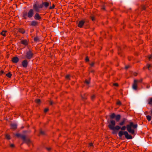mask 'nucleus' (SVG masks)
<instances>
[{"label":"nucleus","instance_id":"48","mask_svg":"<svg viewBox=\"0 0 152 152\" xmlns=\"http://www.w3.org/2000/svg\"><path fill=\"white\" fill-rule=\"evenodd\" d=\"M107 7H105V6H103V8H102L103 10H105V9H107Z\"/></svg>","mask_w":152,"mask_h":152},{"label":"nucleus","instance_id":"25","mask_svg":"<svg viewBox=\"0 0 152 152\" xmlns=\"http://www.w3.org/2000/svg\"><path fill=\"white\" fill-rule=\"evenodd\" d=\"M54 7H55V6L54 4H53L52 6H51V4L50 5V6H49V8L50 9H51L54 8Z\"/></svg>","mask_w":152,"mask_h":152},{"label":"nucleus","instance_id":"55","mask_svg":"<svg viewBox=\"0 0 152 152\" xmlns=\"http://www.w3.org/2000/svg\"><path fill=\"white\" fill-rule=\"evenodd\" d=\"M23 127H22V128H23Z\"/></svg>","mask_w":152,"mask_h":152},{"label":"nucleus","instance_id":"1","mask_svg":"<svg viewBox=\"0 0 152 152\" xmlns=\"http://www.w3.org/2000/svg\"><path fill=\"white\" fill-rule=\"evenodd\" d=\"M110 117L111 119L109 122L107 121L108 123H109L110 124L108 125V127L111 130H118L121 129L120 127L117 125L115 126V121L114 120H113L114 118H115V119L116 121H118L121 119V116L120 115H116L114 113H112L110 115Z\"/></svg>","mask_w":152,"mask_h":152},{"label":"nucleus","instance_id":"51","mask_svg":"<svg viewBox=\"0 0 152 152\" xmlns=\"http://www.w3.org/2000/svg\"><path fill=\"white\" fill-rule=\"evenodd\" d=\"M129 67V66H126L125 67V69H127Z\"/></svg>","mask_w":152,"mask_h":152},{"label":"nucleus","instance_id":"22","mask_svg":"<svg viewBox=\"0 0 152 152\" xmlns=\"http://www.w3.org/2000/svg\"><path fill=\"white\" fill-rule=\"evenodd\" d=\"M27 15H28V14L26 12H24L23 13V17H24V18H25V19L26 18V16H27Z\"/></svg>","mask_w":152,"mask_h":152},{"label":"nucleus","instance_id":"27","mask_svg":"<svg viewBox=\"0 0 152 152\" xmlns=\"http://www.w3.org/2000/svg\"><path fill=\"white\" fill-rule=\"evenodd\" d=\"M35 102L36 103L39 104L40 103L41 101L39 99H37L35 100Z\"/></svg>","mask_w":152,"mask_h":152},{"label":"nucleus","instance_id":"38","mask_svg":"<svg viewBox=\"0 0 152 152\" xmlns=\"http://www.w3.org/2000/svg\"><path fill=\"white\" fill-rule=\"evenodd\" d=\"M69 77H70V75H67L65 77H66V79H69Z\"/></svg>","mask_w":152,"mask_h":152},{"label":"nucleus","instance_id":"52","mask_svg":"<svg viewBox=\"0 0 152 152\" xmlns=\"http://www.w3.org/2000/svg\"><path fill=\"white\" fill-rule=\"evenodd\" d=\"M143 10H145V9H146V8L144 6H143L142 7Z\"/></svg>","mask_w":152,"mask_h":152},{"label":"nucleus","instance_id":"28","mask_svg":"<svg viewBox=\"0 0 152 152\" xmlns=\"http://www.w3.org/2000/svg\"><path fill=\"white\" fill-rule=\"evenodd\" d=\"M6 137L8 140H10V136L8 134H6Z\"/></svg>","mask_w":152,"mask_h":152},{"label":"nucleus","instance_id":"40","mask_svg":"<svg viewBox=\"0 0 152 152\" xmlns=\"http://www.w3.org/2000/svg\"><path fill=\"white\" fill-rule=\"evenodd\" d=\"M95 96L94 95H93L91 96V99L92 100H93L95 99Z\"/></svg>","mask_w":152,"mask_h":152},{"label":"nucleus","instance_id":"35","mask_svg":"<svg viewBox=\"0 0 152 152\" xmlns=\"http://www.w3.org/2000/svg\"><path fill=\"white\" fill-rule=\"evenodd\" d=\"M152 103V98H151L150 99V101L148 102V104H151Z\"/></svg>","mask_w":152,"mask_h":152},{"label":"nucleus","instance_id":"14","mask_svg":"<svg viewBox=\"0 0 152 152\" xmlns=\"http://www.w3.org/2000/svg\"><path fill=\"white\" fill-rule=\"evenodd\" d=\"M84 22L83 21H81L79 22L78 26L80 27H82L84 24Z\"/></svg>","mask_w":152,"mask_h":152},{"label":"nucleus","instance_id":"12","mask_svg":"<svg viewBox=\"0 0 152 152\" xmlns=\"http://www.w3.org/2000/svg\"><path fill=\"white\" fill-rule=\"evenodd\" d=\"M34 18L35 19L39 20L41 18L38 13H37L35 15Z\"/></svg>","mask_w":152,"mask_h":152},{"label":"nucleus","instance_id":"49","mask_svg":"<svg viewBox=\"0 0 152 152\" xmlns=\"http://www.w3.org/2000/svg\"><path fill=\"white\" fill-rule=\"evenodd\" d=\"M121 49V48H118V50L119 51V52H118V54H120L121 53V52L120 51H119V50H120Z\"/></svg>","mask_w":152,"mask_h":152},{"label":"nucleus","instance_id":"45","mask_svg":"<svg viewBox=\"0 0 152 152\" xmlns=\"http://www.w3.org/2000/svg\"><path fill=\"white\" fill-rule=\"evenodd\" d=\"M47 150L48 151H50L51 150V148H46Z\"/></svg>","mask_w":152,"mask_h":152},{"label":"nucleus","instance_id":"18","mask_svg":"<svg viewBox=\"0 0 152 152\" xmlns=\"http://www.w3.org/2000/svg\"><path fill=\"white\" fill-rule=\"evenodd\" d=\"M82 99L83 100H85L86 99V94H85L83 96L81 94L80 95Z\"/></svg>","mask_w":152,"mask_h":152},{"label":"nucleus","instance_id":"56","mask_svg":"<svg viewBox=\"0 0 152 152\" xmlns=\"http://www.w3.org/2000/svg\"><path fill=\"white\" fill-rule=\"evenodd\" d=\"M151 124H152V121H151Z\"/></svg>","mask_w":152,"mask_h":152},{"label":"nucleus","instance_id":"11","mask_svg":"<svg viewBox=\"0 0 152 152\" xmlns=\"http://www.w3.org/2000/svg\"><path fill=\"white\" fill-rule=\"evenodd\" d=\"M34 14L33 10H30L28 13V16L29 18L31 17Z\"/></svg>","mask_w":152,"mask_h":152},{"label":"nucleus","instance_id":"32","mask_svg":"<svg viewBox=\"0 0 152 152\" xmlns=\"http://www.w3.org/2000/svg\"><path fill=\"white\" fill-rule=\"evenodd\" d=\"M34 40L35 42H37L39 40V39L37 37H35L34 38Z\"/></svg>","mask_w":152,"mask_h":152},{"label":"nucleus","instance_id":"3","mask_svg":"<svg viewBox=\"0 0 152 152\" xmlns=\"http://www.w3.org/2000/svg\"><path fill=\"white\" fill-rule=\"evenodd\" d=\"M137 126V124H134L132 122H130L129 124H128L126 127L125 126H123L121 128L122 130H125L126 128H127V131L132 134H134V129H136Z\"/></svg>","mask_w":152,"mask_h":152},{"label":"nucleus","instance_id":"50","mask_svg":"<svg viewBox=\"0 0 152 152\" xmlns=\"http://www.w3.org/2000/svg\"><path fill=\"white\" fill-rule=\"evenodd\" d=\"M94 70H92L91 71V72L93 73L94 74Z\"/></svg>","mask_w":152,"mask_h":152},{"label":"nucleus","instance_id":"7","mask_svg":"<svg viewBox=\"0 0 152 152\" xmlns=\"http://www.w3.org/2000/svg\"><path fill=\"white\" fill-rule=\"evenodd\" d=\"M22 138L23 140L27 144L31 142V141L28 138H26L25 135H23L22 136Z\"/></svg>","mask_w":152,"mask_h":152},{"label":"nucleus","instance_id":"10","mask_svg":"<svg viewBox=\"0 0 152 152\" xmlns=\"http://www.w3.org/2000/svg\"><path fill=\"white\" fill-rule=\"evenodd\" d=\"M10 126H11V129L15 130L17 128V125L15 124H10Z\"/></svg>","mask_w":152,"mask_h":152},{"label":"nucleus","instance_id":"37","mask_svg":"<svg viewBox=\"0 0 152 152\" xmlns=\"http://www.w3.org/2000/svg\"><path fill=\"white\" fill-rule=\"evenodd\" d=\"M10 146L11 148H14L15 147V145L13 144H10Z\"/></svg>","mask_w":152,"mask_h":152},{"label":"nucleus","instance_id":"23","mask_svg":"<svg viewBox=\"0 0 152 152\" xmlns=\"http://www.w3.org/2000/svg\"><path fill=\"white\" fill-rule=\"evenodd\" d=\"M40 134L43 135H44L45 134V133L44 131L40 129Z\"/></svg>","mask_w":152,"mask_h":152},{"label":"nucleus","instance_id":"33","mask_svg":"<svg viewBox=\"0 0 152 152\" xmlns=\"http://www.w3.org/2000/svg\"><path fill=\"white\" fill-rule=\"evenodd\" d=\"M91 19L93 21L95 20V17L94 16H92L91 17Z\"/></svg>","mask_w":152,"mask_h":152},{"label":"nucleus","instance_id":"8","mask_svg":"<svg viewBox=\"0 0 152 152\" xmlns=\"http://www.w3.org/2000/svg\"><path fill=\"white\" fill-rule=\"evenodd\" d=\"M12 61L13 63H15L18 62L19 59L18 57H14L12 58Z\"/></svg>","mask_w":152,"mask_h":152},{"label":"nucleus","instance_id":"54","mask_svg":"<svg viewBox=\"0 0 152 152\" xmlns=\"http://www.w3.org/2000/svg\"><path fill=\"white\" fill-rule=\"evenodd\" d=\"M106 118H107V116H106Z\"/></svg>","mask_w":152,"mask_h":152},{"label":"nucleus","instance_id":"19","mask_svg":"<svg viewBox=\"0 0 152 152\" xmlns=\"http://www.w3.org/2000/svg\"><path fill=\"white\" fill-rule=\"evenodd\" d=\"M146 66H147V68L149 70H150L152 68V64H147Z\"/></svg>","mask_w":152,"mask_h":152},{"label":"nucleus","instance_id":"4","mask_svg":"<svg viewBox=\"0 0 152 152\" xmlns=\"http://www.w3.org/2000/svg\"><path fill=\"white\" fill-rule=\"evenodd\" d=\"M124 134L126 138L128 139H131L132 138V137L130 135H129L128 133L126 131L123 132L121 131L118 133V135L119 137H121Z\"/></svg>","mask_w":152,"mask_h":152},{"label":"nucleus","instance_id":"21","mask_svg":"<svg viewBox=\"0 0 152 152\" xmlns=\"http://www.w3.org/2000/svg\"><path fill=\"white\" fill-rule=\"evenodd\" d=\"M6 75L9 78H11V77L12 75L10 72H9Z\"/></svg>","mask_w":152,"mask_h":152},{"label":"nucleus","instance_id":"24","mask_svg":"<svg viewBox=\"0 0 152 152\" xmlns=\"http://www.w3.org/2000/svg\"><path fill=\"white\" fill-rule=\"evenodd\" d=\"M146 118L149 121H150L151 120V116L149 115H148L146 116Z\"/></svg>","mask_w":152,"mask_h":152},{"label":"nucleus","instance_id":"16","mask_svg":"<svg viewBox=\"0 0 152 152\" xmlns=\"http://www.w3.org/2000/svg\"><path fill=\"white\" fill-rule=\"evenodd\" d=\"M18 31L22 34H24L25 32V31L22 28H19Z\"/></svg>","mask_w":152,"mask_h":152},{"label":"nucleus","instance_id":"34","mask_svg":"<svg viewBox=\"0 0 152 152\" xmlns=\"http://www.w3.org/2000/svg\"><path fill=\"white\" fill-rule=\"evenodd\" d=\"M94 64L95 63L94 62H92L91 64H90V65L91 66L93 67L94 66Z\"/></svg>","mask_w":152,"mask_h":152},{"label":"nucleus","instance_id":"53","mask_svg":"<svg viewBox=\"0 0 152 152\" xmlns=\"http://www.w3.org/2000/svg\"><path fill=\"white\" fill-rule=\"evenodd\" d=\"M112 133L113 134H115V133H116V132L115 131H114L113 132H112Z\"/></svg>","mask_w":152,"mask_h":152},{"label":"nucleus","instance_id":"43","mask_svg":"<svg viewBox=\"0 0 152 152\" xmlns=\"http://www.w3.org/2000/svg\"><path fill=\"white\" fill-rule=\"evenodd\" d=\"M149 60V61H151V59L152 58V55H150L148 57Z\"/></svg>","mask_w":152,"mask_h":152},{"label":"nucleus","instance_id":"29","mask_svg":"<svg viewBox=\"0 0 152 152\" xmlns=\"http://www.w3.org/2000/svg\"><path fill=\"white\" fill-rule=\"evenodd\" d=\"M116 104H117L119 105H120L121 104V101L119 100H118V101L116 103Z\"/></svg>","mask_w":152,"mask_h":152},{"label":"nucleus","instance_id":"9","mask_svg":"<svg viewBox=\"0 0 152 152\" xmlns=\"http://www.w3.org/2000/svg\"><path fill=\"white\" fill-rule=\"evenodd\" d=\"M28 64V61L26 60H24L22 62V65L24 67H26Z\"/></svg>","mask_w":152,"mask_h":152},{"label":"nucleus","instance_id":"39","mask_svg":"<svg viewBox=\"0 0 152 152\" xmlns=\"http://www.w3.org/2000/svg\"><path fill=\"white\" fill-rule=\"evenodd\" d=\"M89 146L90 147L93 146V143L91 142L89 144Z\"/></svg>","mask_w":152,"mask_h":152},{"label":"nucleus","instance_id":"44","mask_svg":"<svg viewBox=\"0 0 152 152\" xmlns=\"http://www.w3.org/2000/svg\"><path fill=\"white\" fill-rule=\"evenodd\" d=\"M137 83H141L142 81V79H141L140 80H137Z\"/></svg>","mask_w":152,"mask_h":152},{"label":"nucleus","instance_id":"31","mask_svg":"<svg viewBox=\"0 0 152 152\" xmlns=\"http://www.w3.org/2000/svg\"><path fill=\"white\" fill-rule=\"evenodd\" d=\"M49 102L50 104L51 105H53V104H56L55 103L53 102V101L51 100H50L49 101Z\"/></svg>","mask_w":152,"mask_h":152},{"label":"nucleus","instance_id":"57","mask_svg":"<svg viewBox=\"0 0 152 152\" xmlns=\"http://www.w3.org/2000/svg\"><path fill=\"white\" fill-rule=\"evenodd\" d=\"M83 152H85L84 151H83Z\"/></svg>","mask_w":152,"mask_h":152},{"label":"nucleus","instance_id":"5","mask_svg":"<svg viewBox=\"0 0 152 152\" xmlns=\"http://www.w3.org/2000/svg\"><path fill=\"white\" fill-rule=\"evenodd\" d=\"M33 56V53L32 52L31 50H29L26 53V57L28 59H30Z\"/></svg>","mask_w":152,"mask_h":152},{"label":"nucleus","instance_id":"36","mask_svg":"<svg viewBox=\"0 0 152 152\" xmlns=\"http://www.w3.org/2000/svg\"><path fill=\"white\" fill-rule=\"evenodd\" d=\"M85 61H89V59L88 56H86V59H85Z\"/></svg>","mask_w":152,"mask_h":152},{"label":"nucleus","instance_id":"47","mask_svg":"<svg viewBox=\"0 0 152 152\" xmlns=\"http://www.w3.org/2000/svg\"><path fill=\"white\" fill-rule=\"evenodd\" d=\"M0 73H1L0 75H1L2 74L4 73V71L2 70H1L0 71Z\"/></svg>","mask_w":152,"mask_h":152},{"label":"nucleus","instance_id":"6","mask_svg":"<svg viewBox=\"0 0 152 152\" xmlns=\"http://www.w3.org/2000/svg\"><path fill=\"white\" fill-rule=\"evenodd\" d=\"M137 80H134V82L132 85V88L135 90H136L137 89V85L138 83H137Z\"/></svg>","mask_w":152,"mask_h":152},{"label":"nucleus","instance_id":"46","mask_svg":"<svg viewBox=\"0 0 152 152\" xmlns=\"http://www.w3.org/2000/svg\"><path fill=\"white\" fill-rule=\"evenodd\" d=\"M133 75L134 76H137V72H134L133 73Z\"/></svg>","mask_w":152,"mask_h":152},{"label":"nucleus","instance_id":"13","mask_svg":"<svg viewBox=\"0 0 152 152\" xmlns=\"http://www.w3.org/2000/svg\"><path fill=\"white\" fill-rule=\"evenodd\" d=\"M21 44L25 45H28L27 41L26 40H22L21 41Z\"/></svg>","mask_w":152,"mask_h":152},{"label":"nucleus","instance_id":"42","mask_svg":"<svg viewBox=\"0 0 152 152\" xmlns=\"http://www.w3.org/2000/svg\"><path fill=\"white\" fill-rule=\"evenodd\" d=\"M49 110V109L48 108H45V110H44V112L45 113H46V112H47V111H48Z\"/></svg>","mask_w":152,"mask_h":152},{"label":"nucleus","instance_id":"20","mask_svg":"<svg viewBox=\"0 0 152 152\" xmlns=\"http://www.w3.org/2000/svg\"><path fill=\"white\" fill-rule=\"evenodd\" d=\"M7 32L6 31H3L1 33V34L2 35L4 36H5L6 35L5 33Z\"/></svg>","mask_w":152,"mask_h":152},{"label":"nucleus","instance_id":"26","mask_svg":"<svg viewBox=\"0 0 152 152\" xmlns=\"http://www.w3.org/2000/svg\"><path fill=\"white\" fill-rule=\"evenodd\" d=\"M15 135L17 137H22V136L23 135H21L20 134H19V133L16 134H15Z\"/></svg>","mask_w":152,"mask_h":152},{"label":"nucleus","instance_id":"41","mask_svg":"<svg viewBox=\"0 0 152 152\" xmlns=\"http://www.w3.org/2000/svg\"><path fill=\"white\" fill-rule=\"evenodd\" d=\"M113 85L114 86H118V83H114L113 84Z\"/></svg>","mask_w":152,"mask_h":152},{"label":"nucleus","instance_id":"2","mask_svg":"<svg viewBox=\"0 0 152 152\" xmlns=\"http://www.w3.org/2000/svg\"><path fill=\"white\" fill-rule=\"evenodd\" d=\"M50 4L51 2L50 1L45 2L42 1L41 3L37 1L34 5V7L36 10L41 8L47 9Z\"/></svg>","mask_w":152,"mask_h":152},{"label":"nucleus","instance_id":"15","mask_svg":"<svg viewBox=\"0 0 152 152\" xmlns=\"http://www.w3.org/2000/svg\"><path fill=\"white\" fill-rule=\"evenodd\" d=\"M126 119L125 118H123V120L119 124L121 126H122L124 125V124L125 121H126Z\"/></svg>","mask_w":152,"mask_h":152},{"label":"nucleus","instance_id":"17","mask_svg":"<svg viewBox=\"0 0 152 152\" xmlns=\"http://www.w3.org/2000/svg\"><path fill=\"white\" fill-rule=\"evenodd\" d=\"M38 22L35 21H32L31 22V25L32 26H36L38 25Z\"/></svg>","mask_w":152,"mask_h":152},{"label":"nucleus","instance_id":"30","mask_svg":"<svg viewBox=\"0 0 152 152\" xmlns=\"http://www.w3.org/2000/svg\"><path fill=\"white\" fill-rule=\"evenodd\" d=\"M85 83H86L87 84H89L90 83V81H88L87 80H86L85 82Z\"/></svg>","mask_w":152,"mask_h":152}]
</instances>
